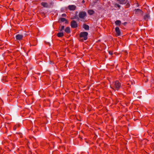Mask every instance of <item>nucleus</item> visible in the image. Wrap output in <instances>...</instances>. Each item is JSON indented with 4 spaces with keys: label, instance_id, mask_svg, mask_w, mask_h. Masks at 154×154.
I'll return each instance as SVG.
<instances>
[{
    "label": "nucleus",
    "instance_id": "nucleus-20",
    "mask_svg": "<svg viewBox=\"0 0 154 154\" xmlns=\"http://www.w3.org/2000/svg\"><path fill=\"white\" fill-rule=\"evenodd\" d=\"M115 24L116 25H118L119 26L121 23V22L120 20H117L115 22Z\"/></svg>",
    "mask_w": 154,
    "mask_h": 154
},
{
    "label": "nucleus",
    "instance_id": "nucleus-38",
    "mask_svg": "<svg viewBox=\"0 0 154 154\" xmlns=\"http://www.w3.org/2000/svg\"><path fill=\"white\" fill-rule=\"evenodd\" d=\"M49 63L50 64H52V63L53 64H54V63L53 62V61H52V60H50V62H49Z\"/></svg>",
    "mask_w": 154,
    "mask_h": 154
},
{
    "label": "nucleus",
    "instance_id": "nucleus-40",
    "mask_svg": "<svg viewBox=\"0 0 154 154\" xmlns=\"http://www.w3.org/2000/svg\"><path fill=\"white\" fill-rule=\"evenodd\" d=\"M97 137V136H96V135H95L94 136V138H96Z\"/></svg>",
    "mask_w": 154,
    "mask_h": 154
},
{
    "label": "nucleus",
    "instance_id": "nucleus-9",
    "mask_svg": "<svg viewBox=\"0 0 154 154\" xmlns=\"http://www.w3.org/2000/svg\"><path fill=\"white\" fill-rule=\"evenodd\" d=\"M150 18V15L149 14V12H147L144 15L143 17V19L146 21H147L148 20V19H149Z\"/></svg>",
    "mask_w": 154,
    "mask_h": 154
},
{
    "label": "nucleus",
    "instance_id": "nucleus-32",
    "mask_svg": "<svg viewBox=\"0 0 154 154\" xmlns=\"http://www.w3.org/2000/svg\"><path fill=\"white\" fill-rule=\"evenodd\" d=\"M79 138L80 140L81 141H82V136H80V135H79Z\"/></svg>",
    "mask_w": 154,
    "mask_h": 154
},
{
    "label": "nucleus",
    "instance_id": "nucleus-28",
    "mask_svg": "<svg viewBox=\"0 0 154 154\" xmlns=\"http://www.w3.org/2000/svg\"><path fill=\"white\" fill-rule=\"evenodd\" d=\"M143 141H144L145 144H146L147 143V142L148 141V140L146 139H144L143 140Z\"/></svg>",
    "mask_w": 154,
    "mask_h": 154
},
{
    "label": "nucleus",
    "instance_id": "nucleus-18",
    "mask_svg": "<svg viewBox=\"0 0 154 154\" xmlns=\"http://www.w3.org/2000/svg\"><path fill=\"white\" fill-rule=\"evenodd\" d=\"M64 26H62L61 25H60L59 28V30L60 31V32H62L64 30Z\"/></svg>",
    "mask_w": 154,
    "mask_h": 154
},
{
    "label": "nucleus",
    "instance_id": "nucleus-7",
    "mask_svg": "<svg viewBox=\"0 0 154 154\" xmlns=\"http://www.w3.org/2000/svg\"><path fill=\"white\" fill-rule=\"evenodd\" d=\"M64 22H65V23L66 24H68L69 23L68 20L64 18H60L59 19L58 21L59 23H60Z\"/></svg>",
    "mask_w": 154,
    "mask_h": 154
},
{
    "label": "nucleus",
    "instance_id": "nucleus-11",
    "mask_svg": "<svg viewBox=\"0 0 154 154\" xmlns=\"http://www.w3.org/2000/svg\"><path fill=\"white\" fill-rule=\"evenodd\" d=\"M119 3L120 5H125L128 1V0H116Z\"/></svg>",
    "mask_w": 154,
    "mask_h": 154
},
{
    "label": "nucleus",
    "instance_id": "nucleus-15",
    "mask_svg": "<svg viewBox=\"0 0 154 154\" xmlns=\"http://www.w3.org/2000/svg\"><path fill=\"white\" fill-rule=\"evenodd\" d=\"M64 35V33L62 32H58L57 34V36L58 37L62 38Z\"/></svg>",
    "mask_w": 154,
    "mask_h": 154
},
{
    "label": "nucleus",
    "instance_id": "nucleus-39",
    "mask_svg": "<svg viewBox=\"0 0 154 154\" xmlns=\"http://www.w3.org/2000/svg\"><path fill=\"white\" fill-rule=\"evenodd\" d=\"M85 3V1L84 0L82 1V4H84Z\"/></svg>",
    "mask_w": 154,
    "mask_h": 154
},
{
    "label": "nucleus",
    "instance_id": "nucleus-27",
    "mask_svg": "<svg viewBox=\"0 0 154 154\" xmlns=\"http://www.w3.org/2000/svg\"><path fill=\"white\" fill-rule=\"evenodd\" d=\"M71 19H78V20H79V18L78 17V16L76 14L75 16H74L73 17V18H71Z\"/></svg>",
    "mask_w": 154,
    "mask_h": 154
},
{
    "label": "nucleus",
    "instance_id": "nucleus-5",
    "mask_svg": "<svg viewBox=\"0 0 154 154\" xmlns=\"http://www.w3.org/2000/svg\"><path fill=\"white\" fill-rule=\"evenodd\" d=\"M70 26L72 28H76L78 27V24L75 20H72L70 22Z\"/></svg>",
    "mask_w": 154,
    "mask_h": 154
},
{
    "label": "nucleus",
    "instance_id": "nucleus-42",
    "mask_svg": "<svg viewBox=\"0 0 154 154\" xmlns=\"http://www.w3.org/2000/svg\"><path fill=\"white\" fill-rule=\"evenodd\" d=\"M100 40H98V41H97V42H100Z\"/></svg>",
    "mask_w": 154,
    "mask_h": 154
},
{
    "label": "nucleus",
    "instance_id": "nucleus-36",
    "mask_svg": "<svg viewBox=\"0 0 154 154\" xmlns=\"http://www.w3.org/2000/svg\"><path fill=\"white\" fill-rule=\"evenodd\" d=\"M127 23V22H125L122 23V24L125 26H126V24Z\"/></svg>",
    "mask_w": 154,
    "mask_h": 154
},
{
    "label": "nucleus",
    "instance_id": "nucleus-10",
    "mask_svg": "<svg viewBox=\"0 0 154 154\" xmlns=\"http://www.w3.org/2000/svg\"><path fill=\"white\" fill-rule=\"evenodd\" d=\"M135 11V14H138L140 13L141 15H143V12L141 9H135L134 10Z\"/></svg>",
    "mask_w": 154,
    "mask_h": 154
},
{
    "label": "nucleus",
    "instance_id": "nucleus-24",
    "mask_svg": "<svg viewBox=\"0 0 154 154\" xmlns=\"http://www.w3.org/2000/svg\"><path fill=\"white\" fill-rule=\"evenodd\" d=\"M125 5H126L125 6V8H129L130 6V4L129 3V2H127V3Z\"/></svg>",
    "mask_w": 154,
    "mask_h": 154
},
{
    "label": "nucleus",
    "instance_id": "nucleus-25",
    "mask_svg": "<svg viewBox=\"0 0 154 154\" xmlns=\"http://www.w3.org/2000/svg\"><path fill=\"white\" fill-rule=\"evenodd\" d=\"M85 149V148L83 146L80 147L78 148L79 151H83Z\"/></svg>",
    "mask_w": 154,
    "mask_h": 154
},
{
    "label": "nucleus",
    "instance_id": "nucleus-31",
    "mask_svg": "<svg viewBox=\"0 0 154 154\" xmlns=\"http://www.w3.org/2000/svg\"><path fill=\"white\" fill-rule=\"evenodd\" d=\"M130 82L131 83L132 85H133L135 84V82L134 80L133 81H131Z\"/></svg>",
    "mask_w": 154,
    "mask_h": 154
},
{
    "label": "nucleus",
    "instance_id": "nucleus-22",
    "mask_svg": "<svg viewBox=\"0 0 154 154\" xmlns=\"http://www.w3.org/2000/svg\"><path fill=\"white\" fill-rule=\"evenodd\" d=\"M33 41L34 42V44H32V45L30 44V46H31V45L33 46H36L37 45V43H38L37 40H33Z\"/></svg>",
    "mask_w": 154,
    "mask_h": 154
},
{
    "label": "nucleus",
    "instance_id": "nucleus-16",
    "mask_svg": "<svg viewBox=\"0 0 154 154\" xmlns=\"http://www.w3.org/2000/svg\"><path fill=\"white\" fill-rule=\"evenodd\" d=\"M41 5L43 7L45 8H48V5L46 2H42L41 3Z\"/></svg>",
    "mask_w": 154,
    "mask_h": 154
},
{
    "label": "nucleus",
    "instance_id": "nucleus-41",
    "mask_svg": "<svg viewBox=\"0 0 154 154\" xmlns=\"http://www.w3.org/2000/svg\"><path fill=\"white\" fill-rule=\"evenodd\" d=\"M53 4V2H51L50 3V5H52Z\"/></svg>",
    "mask_w": 154,
    "mask_h": 154
},
{
    "label": "nucleus",
    "instance_id": "nucleus-13",
    "mask_svg": "<svg viewBox=\"0 0 154 154\" xmlns=\"http://www.w3.org/2000/svg\"><path fill=\"white\" fill-rule=\"evenodd\" d=\"M68 8L70 11H73L75 9L76 6L74 5H69L68 6Z\"/></svg>",
    "mask_w": 154,
    "mask_h": 154
},
{
    "label": "nucleus",
    "instance_id": "nucleus-23",
    "mask_svg": "<svg viewBox=\"0 0 154 154\" xmlns=\"http://www.w3.org/2000/svg\"><path fill=\"white\" fill-rule=\"evenodd\" d=\"M151 87L154 88V80L153 79H152L151 81Z\"/></svg>",
    "mask_w": 154,
    "mask_h": 154
},
{
    "label": "nucleus",
    "instance_id": "nucleus-2",
    "mask_svg": "<svg viewBox=\"0 0 154 154\" xmlns=\"http://www.w3.org/2000/svg\"><path fill=\"white\" fill-rule=\"evenodd\" d=\"M113 87L114 88H112L113 89L115 88L116 90H119L121 86V83L118 80H116L114 82H113ZM111 88H112V87Z\"/></svg>",
    "mask_w": 154,
    "mask_h": 154
},
{
    "label": "nucleus",
    "instance_id": "nucleus-19",
    "mask_svg": "<svg viewBox=\"0 0 154 154\" xmlns=\"http://www.w3.org/2000/svg\"><path fill=\"white\" fill-rule=\"evenodd\" d=\"M117 3H115L114 5V7L115 8H117L119 9H120L121 7V6Z\"/></svg>",
    "mask_w": 154,
    "mask_h": 154
},
{
    "label": "nucleus",
    "instance_id": "nucleus-6",
    "mask_svg": "<svg viewBox=\"0 0 154 154\" xmlns=\"http://www.w3.org/2000/svg\"><path fill=\"white\" fill-rule=\"evenodd\" d=\"M87 15L85 11H81L79 12V18L83 19Z\"/></svg>",
    "mask_w": 154,
    "mask_h": 154
},
{
    "label": "nucleus",
    "instance_id": "nucleus-45",
    "mask_svg": "<svg viewBox=\"0 0 154 154\" xmlns=\"http://www.w3.org/2000/svg\"><path fill=\"white\" fill-rule=\"evenodd\" d=\"M1 48V49H3V48Z\"/></svg>",
    "mask_w": 154,
    "mask_h": 154
},
{
    "label": "nucleus",
    "instance_id": "nucleus-29",
    "mask_svg": "<svg viewBox=\"0 0 154 154\" xmlns=\"http://www.w3.org/2000/svg\"><path fill=\"white\" fill-rule=\"evenodd\" d=\"M15 126H16L17 128H19L20 126V125L19 124H17L16 125H15Z\"/></svg>",
    "mask_w": 154,
    "mask_h": 154
},
{
    "label": "nucleus",
    "instance_id": "nucleus-49",
    "mask_svg": "<svg viewBox=\"0 0 154 154\" xmlns=\"http://www.w3.org/2000/svg\"><path fill=\"white\" fill-rule=\"evenodd\" d=\"M97 142H98V140H97Z\"/></svg>",
    "mask_w": 154,
    "mask_h": 154
},
{
    "label": "nucleus",
    "instance_id": "nucleus-34",
    "mask_svg": "<svg viewBox=\"0 0 154 154\" xmlns=\"http://www.w3.org/2000/svg\"><path fill=\"white\" fill-rule=\"evenodd\" d=\"M138 131L140 133H141L143 132V130L142 129H138Z\"/></svg>",
    "mask_w": 154,
    "mask_h": 154
},
{
    "label": "nucleus",
    "instance_id": "nucleus-21",
    "mask_svg": "<svg viewBox=\"0 0 154 154\" xmlns=\"http://www.w3.org/2000/svg\"><path fill=\"white\" fill-rule=\"evenodd\" d=\"M88 13L90 15H92L94 13V11L92 10H89L88 11Z\"/></svg>",
    "mask_w": 154,
    "mask_h": 154
},
{
    "label": "nucleus",
    "instance_id": "nucleus-3",
    "mask_svg": "<svg viewBox=\"0 0 154 154\" xmlns=\"http://www.w3.org/2000/svg\"><path fill=\"white\" fill-rule=\"evenodd\" d=\"M45 41H44V43L46 45L50 47L51 44L52 43V39L51 37H47L45 39Z\"/></svg>",
    "mask_w": 154,
    "mask_h": 154
},
{
    "label": "nucleus",
    "instance_id": "nucleus-8",
    "mask_svg": "<svg viewBox=\"0 0 154 154\" xmlns=\"http://www.w3.org/2000/svg\"><path fill=\"white\" fill-rule=\"evenodd\" d=\"M116 34L115 35L116 36H119L121 35V32L120 29L118 27H116L115 29Z\"/></svg>",
    "mask_w": 154,
    "mask_h": 154
},
{
    "label": "nucleus",
    "instance_id": "nucleus-4",
    "mask_svg": "<svg viewBox=\"0 0 154 154\" xmlns=\"http://www.w3.org/2000/svg\"><path fill=\"white\" fill-rule=\"evenodd\" d=\"M20 106H14L11 110V114L12 115L15 114L18 111L19 108H21Z\"/></svg>",
    "mask_w": 154,
    "mask_h": 154
},
{
    "label": "nucleus",
    "instance_id": "nucleus-46",
    "mask_svg": "<svg viewBox=\"0 0 154 154\" xmlns=\"http://www.w3.org/2000/svg\"><path fill=\"white\" fill-rule=\"evenodd\" d=\"M77 119V120H78V121H81V120H79V119Z\"/></svg>",
    "mask_w": 154,
    "mask_h": 154
},
{
    "label": "nucleus",
    "instance_id": "nucleus-17",
    "mask_svg": "<svg viewBox=\"0 0 154 154\" xmlns=\"http://www.w3.org/2000/svg\"><path fill=\"white\" fill-rule=\"evenodd\" d=\"M83 28L86 30H88L89 29V26L88 25L84 24L83 26Z\"/></svg>",
    "mask_w": 154,
    "mask_h": 154
},
{
    "label": "nucleus",
    "instance_id": "nucleus-47",
    "mask_svg": "<svg viewBox=\"0 0 154 154\" xmlns=\"http://www.w3.org/2000/svg\"><path fill=\"white\" fill-rule=\"evenodd\" d=\"M85 142H86L87 143H88V142L87 141H85Z\"/></svg>",
    "mask_w": 154,
    "mask_h": 154
},
{
    "label": "nucleus",
    "instance_id": "nucleus-43",
    "mask_svg": "<svg viewBox=\"0 0 154 154\" xmlns=\"http://www.w3.org/2000/svg\"><path fill=\"white\" fill-rule=\"evenodd\" d=\"M81 132H82V133H83V134H84V133H83V131H81Z\"/></svg>",
    "mask_w": 154,
    "mask_h": 154
},
{
    "label": "nucleus",
    "instance_id": "nucleus-35",
    "mask_svg": "<svg viewBox=\"0 0 154 154\" xmlns=\"http://www.w3.org/2000/svg\"><path fill=\"white\" fill-rule=\"evenodd\" d=\"M66 15L65 14H62V16L63 17H66Z\"/></svg>",
    "mask_w": 154,
    "mask_h": 154
},
{
    "label": "nucleus",
    "instance_id": "nucleus-26",
    "mask_svg": "<svg viewBox=\"0 0 154 154\" xmlns=\"http://www.w3.org/2000/svg\"><path fill=\"white\" fill-rule=\"evenodd\" d=\"M16 134H19L20 137L21 138H22L23 137V134L22 133L20 132H16Z\"/></svg>",
    "mask_w": 154,
    "mask_h": 154
},
{
    "label": "nucleus",
    "instance_id": "nucleus-1",
    "mask_svg": "<svg viewBox=\"0 0 154 154\" xmlns=\"http://www.w3.org/2000/svg\"><path fill=\"white\" fill-rule=\"evenodd\" d=\"M88 33L86 32H81L79 35V41L81 42H83L84 41L87 40L88 39Z\"/></svg>",
    "mask_w": 154,
    "mask_h": 154
},
{
    "label": "nucleus",
    "instance_id": "nucleus-33",
    "mask_svg": "<svg viewBox=\"0 0 154 154\" xmlns=\"http://www.w3.org/2000/svg\"><path fill=\"white\" fill-rule=\"evenodd\" d=\"M87 109H88V111H91V108H90V106H88L87 107Z\"/></svg>",
    "mask_w": 154,
    "mask_h": 154
},
{
    "label": "nucleus",
    "instance_id": "nucleus-30",
    "mask_svg": "<svg viewBox=\"0 0 154 154\" xmlns=\"http://www.w3.org/2000/svg\"><path fill=\"white\" fill-rule=\"evenodd\" d=\"M109 53L110 55H112L113 54L112 51H109Z\"/></svg>",
    "mask_w": 154,
    "mask_h": 154
},
{
    "label": "nucleus",
    "instance_id": "nucleus-12",
    "mask_svg": "<svg viewBox=\"0 0 154 154\" xmlns=\"http://www.w3.org/2000/svg\"><path fill=\"white\" fill-rule=\"evenodd\" d=\"M23 35H22L17 34L16 36V38L17 40L21 41L23 39Z\"/></svg>",
    "mask_w": 154,
    "mask_h": 154
},
{
    "label": "nucleus",
    "instance_id": "nucleus-37",
    "mask_svg": "<svg viewBox=\"0 0 154 154\" xmlns=\"http://www.w3.org/2000/svg\"><path fill=\"white\" fill-rule=\"evenodd\" d=\"M16 128H17V127H16V126L15 125L14 126V127H13V130H15L16 129Z\"/></svg>",
    "mask_w": 154,
    "mask_h": 154
},
{
    "label": "nucleus",
    "instance_id": "nucleus-44",
    "mask_svg": "<svg viewBox=\"0 0 154 154\" xmlns=\"http://www.w3.org/2000/svg\"><path fill=\"white\" fill-rule=\"evenodd\" d=\"M77 13H78V12H77V11H76V12H75V14H77Z\"/></svg>",
    "mask_w": 154,
    "mask_h": 154
},
{
    "label": "nucleus",
    "instance_id": "nucleus-14",
    "mask_svg": "<svg viewBox=\"0 0 154 154\" xmlns=\"http://www.w3.org/2000/svg\"><path fill=\"white\" fill-rule=\"evenodd\" d=\"M65 32L67 34H69L71 32L70 28L69 27H67L64 29Z\"/></svg>",
    "mask_w": 154,
    "mask_h": 154
},
{
    "label": "nucleus",
    "instance_id": "nucleus-48",
    "mask_svg": "<svg viewBox=\"0 0 154 154\" xmlns=\"http://www.w3.org/2000/svg\"><path fill=\"white\" fill-rule=\"evenodd\" d=\"M85 140H86V138L85 139Z\"/></svg>",
    "mask_w": 154,
    "mask_h": 154
}]
</instances>
